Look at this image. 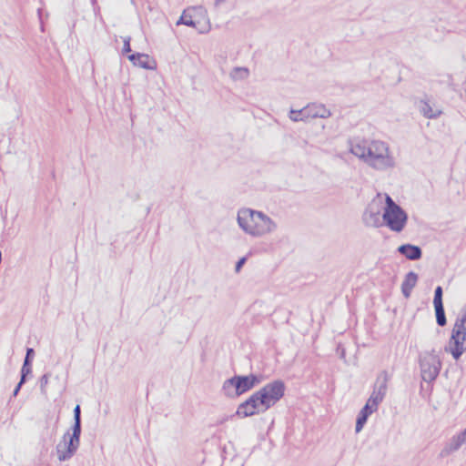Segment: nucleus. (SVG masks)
Instances as JSON below:
<instances>
[{
	"label": "nucleus",
	"instance_id": "obj_1",
	"mask_svg": "<svg viewBox=\"0 0 466 466\" xmlns=\"http://www.w3.org/2000/svg\"><path fill=\"white\" fill-rule=\"evenodd\" d=\"M350 151L376 170H386L395 166L387 143L380 140L350 142Z\"/></svg>",
	"mask_w": 466,
	"mask_h": 466
},
{
	"label": "nucleus",
	"instance_id": "obj_2",
	"mask_svg": "<svg viewBox=\"0 0 466 466\" xmlns=\"http://www.w3.org/2000/svg\"><path fill=\"white\" fill-rule=\"evenodd\" d=\"M237 221L245 233L256 238L269 234L277 228V224L268 216L251 208L239 209Z\"/></svg>",
	"mask_w": 466,
	"mask_h": 466
},
{
	"label": "nucleus",
	"instance_id": "obj_3",
	"mask_svg": "<svg viewBox=\"0 0 466 466\" xmlns=\"http://www.w3.org/2000/svg\"><path fill=\"white\" fill-rule=\"evenodd\" d=\"M260 382V377L253 373L249 375H235L223 382L221 391L226 397L236 399Z\"/></svg>",
	"mask_w": 466,
	"mask_h": 466
},
{
	"label": "nucleus",
	"instance_id": "obj_4",
	"mask_svg": "<svg viewBox=\"0 0 466 466\" xmlns=\"http://www.w3.org/2000/svg\"><path fill=\"white\" fill-rule=\"evenodd\" d=\"M382 219L390 230L401 232L408 221L406 211L398 205L390 196L386 197V206L382 213Z\"/></svg>",
	"mask_w": 466,
	"mask_h": 466
},
{
	"label": "nucleus",
	"instance_id": "obj_5",
	"mask_svg": "<svg viewBox=\"0 0 466 466\" xmlns=\"http://www.w3.org/2000/svg\"><path fill=\"white\" fill-rule=\"evenodd\" d=\"M286 385L281 380H275L258 390L261 397L262 412L268 410L279 402L284 396Z\"/></svg>",
	"mask_w": 466,
	"mask_h": 466
},
{
	"label": "nucleus",
	"instance_id": "obj_6",
	"mask_svg": "<svg viewBox=\"0 0 466 466\" xmlns=\"http://www.w3.org/2000/svg\"><path fill=\"white\" fill-rule=\"evenodd\" d=\"M421 378L426 382H432L441 369V361L435 350L422 352L419 357Z\"/></svg>",
	"mask_w": 466,
	"mask_h": 466
},
{
	"label": "nucleus",
	"instance_id": "obj_7",
	"mask_svg": "<svg viewBox=\"0 0 466 466\" xmlns=\"http://www.w3.org/2000/svg\"><path fill=\"white\" fill-rule=\"evenodd\" d=\"M72 433L67 431L63 436V441L56 445V455L59 461L71 459L76 452L80 444L81 431L72 429Z\"/></svg>",
	"mask_w": 466,
	"mask_h": 466
},
{
	"label": "nucleus",
	"instance_id": "obj_8",
	"mask_svg": "<svg viewBox=\"0 0 466 466\" xmlns=\"http://www.w3.org/2000/svg\"><path fill=\"white\" fill-rule=\"evenodd\" d=\"M454 360H458L466 351V328L453 326L449 340V348H445Z\"/></svg>",
	"mask_w": 466,
	"mask_h": 466
},
{
	"label": "nucleus",
	"instance_id": "obj_9",
	"mask_svg": "<svg viewBox=\"0 0 466 466\" xmlns=\"http://www.w3.org/2000/svg\"><path fill=\"white\" fill-rule=\"evenodd\" d=\"M390 375L386 370H382L377 377L374 390L367 401L371 407H374V410H377L378 405L386 395Z\"/></svg>",
	"mask_w": 466,
	"mask_h": 466
},
{
	"label": "nucleus",
	"instance_id": "obj_10",
	"mask_svg": "<svg viewBox=\"0 0 466 466\" xmlns=\"http://www.w3.org/2000/svg\"><path fill=\"white\" fill-rule=\"evenodd\" d=\"M362 220L367 227L379 228L384 225L380 210L379 207L374 205H370L366 208Z\"/></svg>",
	"mask_w": 466,
	"mask_h": 466
},
{
	"label": "nucleus",
	"instance_id": "obj_11",
	"mask_svg": "<svg viewBox=\"0 0 466 466\" xmlns=\"http://www.w3.org/2000/svg\"><path fill=\"white\" fill-rule=\"evenodd\" d=\"M127 58L134 66L144 69L153 70L157 67V62L147 54L134 53L129 55Z\"/></svg>",
	"mask_w": 466,
	"mask_h": 466
},
{
	"label": "nucleus",
	"instance_id": "obj_12",
	"mask_svg": "<svg viewBox=\"0 0 466 466\" xmlns=\"http://www.w3.org/2000/svg\"><path fill=\"white\" fill-rule=\"evenodd\" d=\"M398 252L409 260H418L422 257V250L419 246L403 244L398 248Z\"/></svg>",
	"mask_w": 466,
	"mask_h": 466
},
{
	"label": "nucleus",
	"instance_id": "obj_13",
	"mask_svg": "<svg viewBox=\"0 0 466 466\" xmlns=\"http://www.w3.org/2000/svg\"><path fill=\"white\" fill-rule=\"evenodd\" d=\"M418 279V274L413 271H410L405 275L404 280L401 284V292L406 299L410 297L411 291L416 286Z\"/></svg>",
	"mask_w": 466,
	"mask_h": 466
},
{
	"label": "nucleus",
	"instance_id": "obj_14",
	"mask_svg": "<svg viewBox=\"0 0 466 466\" xmlns=\"http://www.w3.org/2000/svg\"><path fill=\"white\" fill-rule=\"evenodd\" d=\"M309 118H327L331 116L330 111L322 104L312 103L307 106Z\"/></svg>",
	"mask_w": 466,
	"mask_h": 466
},
{
	"label": "nucleus",
	"instance_id": "obj_15",
	"mask_svg": "<svg viewBox=\"0 0 466 466\" xmlns=\"http://www.w3.org/2000/svg\"><path fill=\"white\" fill-rule=\"evenodd\" d=\"M374 411H375L374 407H371L370 404L366 403L364 405V407L360 410V411L357 417L356 426H355L356 432H360L362 430V428L364 427V425L367 422L369 416L370 414H372Z\"/></svg>",
	"mask_w": 466,
	"mask_h": 466
},
{
	"label": "nucleus",
	"instance_id": "obj_16",
	"mask_svg": "<svg viewBox=\"0 0 466 466\" xmlns=\"http://www.w3.org/2000/svg\"><path fill=\"white\" fill-rule=\"evenodd\" d=\"M260 411H262V409L255 410V408L251 407L248 402L243 401L238 405L236 415L239 418H247L258 414Z\"/></svg>",
	"mask_w": 466,
	"mask_h": 466
},
{
	"label": "nucleus",
	"instance_id": "obj_17",
	"mask_svg": "<svg viewBox=\"0 0 466 466\" xmlns=\"http://www.w3.org/2000/svg\"><path fill=\"white\" fill-rule=\"evenodd\" d=\"M461 447L459 446L458 442L456 441L454 437H452L441 451L440 457L445 458L451 455V453L457 451Z\"/></svg>",
	"mask_w": 466,
	"mask_h": 466
},
{
	"label": "nucleus",
	"instance_id": "obj_18",
	"mask_svg": "<svg viewBox=\"0 0 466 466\" xmlns=\"http://www.w3.org/2000/svg\"><path fill=\"white\" fill-rule=\"evenodd\" d=\"M289 118L294 122L304 121L309 118L307 106L300 110L291 109L289 115Z\"/></svg>",
	"mask_w": 466,
	"mask_h": 466
},
{
	"label": "nucleus",
	"instance_id": "obj_19",
	"mask_svg": "<svg viewBox=\"0 0 466 466\" xmlns=\"http://www.w3.org/2000/svg\"><path fill=\"white\" fill-rule=\"evenodd\" d=\"M420 112L427 118H435L441 114V111H434L428 102H422Z\"/></svg>",
	"mask_w": 466,
	"mask_h": 466
},
{
	"label": "nucleus",
	"instance_id": "obj_20",
	"mask_svg": "<svg viewBox=\"0 0 466 466\" xmlns=\"http://www.w3.org/2000/svg\"><path fill=\"white\" fill-rule=\"evenodd\" d=\"M435 315H436V322L440 327H443L447 323V319L445 315V310L443 305L434 306Z\"/></svg>",
	"mask_w": 466,
	"mask_h": 466
},
{
	"label": "nucleus",
	"instance_id": "obj_21",
	"mask_svg": "<svg viewBox=\"0 0 466 466\" xmlns=\"http://www.w3.org/2000/svg\"><path fill=\"white\" fill-rule=\"evenodd\" d=\"M248 75H249L248 69L246 67H234L230 73V76L234 80L245 79L248 76Z\"/></svg>",
	"mask_w": 466,
	"mask_h": 466
},
{
	"label": "nucleus",
	"instance_id": "obj_22",
	"mask_svg": "<svg viewBox=\"0 0 466 466\" xmlns=\"http://www.w3.org/2000/svg\"><path fill=\"white\" fill-rule=\"evenodd\" d=\"M245 401L255 408V410H261V397L258 390L255 391Z\"/></svg>",
	"mask_w": 466,
	"mask_h": 466
},
{
	"label": "nucleus",
	"instance_id": "obj_23",
	"mask_svg": "<svg viewBox=\"0 0 466 466\" xmlns=\"http://www.w3.org/2000/svg\"><path fill=\"white\" fill-rule=\"evenodd\" d=\"M71 428L81 431V409L78 404L74 409V424Z\"/></svg>",
	"mask_w": 466,
	"mask_h": 466
},
{
	"label": "nucleus",
	"instance_id": "obj_24",
	"mask_svg": "<svg viewBox=\"0 0 466 466\" xmlns=\"http://www.w3.org/2000/svg\"><path fill=\"white\" fill-rule=\"evenodd\" d=\"M32 373V365L23 363L21 369V378H20V385H24L26 381L27 376Z\"/></svg>",
	"mask_w": 466,
	"mask_h": 466
},
{
	"label": "nucleus",
	"instance_id": "obj_25",
	"mask_svg": "<svg viewBox=\"0 0 466 466\" xmlns=\"http://www.w3.org/2000/svg\"><path fill=\"white\" fill-rule=\"evenodd\" d=\"M443 289L441 286L436 287L434 291L433 305H443L442 301Z\"/></svg>",
	"mask_w": 466,
	"mask_h": 466
},
{
	"label": "nucleus",
	"instance_id": "obj_26",
	"mask_svg": "<svg viewBox=\"0 0 466 466\" xmlns=\"http://www.w3.org/2000/svg\"><path fill=\"white\" fill-rule=\"evenodd\" d=\"M453 326L466 328V306L461 310Z\"/></svg>",
	"mask_w": 466,
	"mask_h": 466
},
{
	"label": "nucleus",
	"instance_id": "obj_27",
	"mask_svg": "<svg viewBox=\"0 0 466 466\" xmlns=\"http://www.w3.org/2000/svg\"><path fill=\"white\" fill-rule=\"evenodd\" d=\"M49 373H45L40 379H39V386H40V391L42 394L46 395V386L49 381Z\"/></svg>",
	"mask_w": 466,
	"mask_h": 466
},
{
	"label": "nucleus",
	"instance_id": "obj_28",
	"mask_svg": "<svg viewBox=\"0 0 466 466\" xmlns=\"http://www.w3.org/2000/svg\"><path fill=\"white\" fill-rule=\"evenodd\" d=\"M179 24L191 27H196V22L192 19L190 15L187 16V15H185V13L181 15V17L178 20L177 25Z\"/></svg>",
	"mask_w": 466,
	"mask_h": 466
},
{
	"label": "nucleus",
	"instance_id": "obj_29",
	"mask_svg": "<svg viewBox=\"0 0 466 466\" xmlns=\"http://www.w3.org/2000/svg\"><path fill=\"white\" fill-rule=\"evenodd\" d=\"M453 437L460 447H461L463 444H466V428L461 432Z\"/></svg>",
	"mask_w": 466,
	"mask_h": 466
},
{
	"label": "nucleus",
	"instance_id": "obj_30",
	"mask_svg": "<svg viewBox=\"0 0 466 466\" xmlns=\"http://www.w3.org/2000/svg\"><path fill=\"white\" fill-rule=\"evenodd\" d=\"M453 437L460 447H461L463 444H466V428L461 432Z\"/></svg>",
	"mask_w": 466,
	"mask_h": 466
},
{
	"label": "nucleus",
	"instance_id": "obj_31",
	"mask_svg": "<svg viewBox=\"0 0 466 466\" xmlns=\"http://www.w3.org/2000/svg\"><path fill=\"white\" fill-rule=\"evenodd\" d=\"M453 437L460 447H461L463 444H466V428L461 432Z\"/></svg>",
	"mask_w": 466,
	"mask_h": 466
},
{
	"label": "nucleus",
	"instance_id": "obj_32",
	"mask_svg": "<svg viewBox=\"0 0 466 466\" xmlns=\"http://www.w3.org/2000/svg\"><path fill=\"white\" fill-rule=\"evenodd\" d=\"M35 357V350L33 348H27L26 349V353H25V360H24V363L26 364H31L32 365V361H33V359Z\"/></svg>",
	"mask_w": 466,
	"mask_h": 466
},
{
	"label": "nucleus",
	"instance_id": "obj_33",
	"mask_svg": "<svg viewBox=\"0 0 466 466\" xmlns=\"http://www.w3.org/2000/svg\"><path fill=\"white\" fill-rule=\"evenodd\" d=\"M130 40H131L130 37H126L124 39V46H123V49H122L123 54L131 52Z\"/></svg>",
	"mask_w": 466,
	"mask_h": 466
},
{
	"label": "nucleus",
	"instance_id": "obj_34",
	"mask_svg": "<svg viewBox=\"0 0 466 466\" xmlns=\"http://www.w3.org/2000/svg\"><path fill=\"white\" fill-rule=\"evenodd\" d=\"M246 261H247V258L245 257H243L238 260V262L236 263V266H235L236 272H238L241 269V268L246 263Z\"/></svg>",
	"mask_w": 466,
	"mask_h": 466
},
{
	"label": "nucleus",
	"instance_id": "obj_35",
	"mask_svg": "<svg viewBox=\"0 0 466 466\" xmlns=\"http://www.w3.org/2000/svg\"><path fill=\"white\" fill-rule=\"evenodd\" d=\"M22 386L23 385H20V381H19L18 384L16 385V387L15 388L14 391H13V397H16L17 396V394H18V392H19V390H20Z\"/></svg>",
	"mask_w": 466,
	"mask_h": 466
},
{
	"label": "nucleus",
	"instance_id": "obj_36",
	"mask_svg": "<svg viewBox=\"0 0 466 466\" xmlns=\"http://www.w3.org/2000/svg\"><path fill=\"white\" fill-rule=\"evenodd\" d=\"M227 0H215L214 5L215 7L220 6V5L224 4Z\"/></svg>",
	"mask_w": 466,
	"mask_h": 466
}]
</instances>
